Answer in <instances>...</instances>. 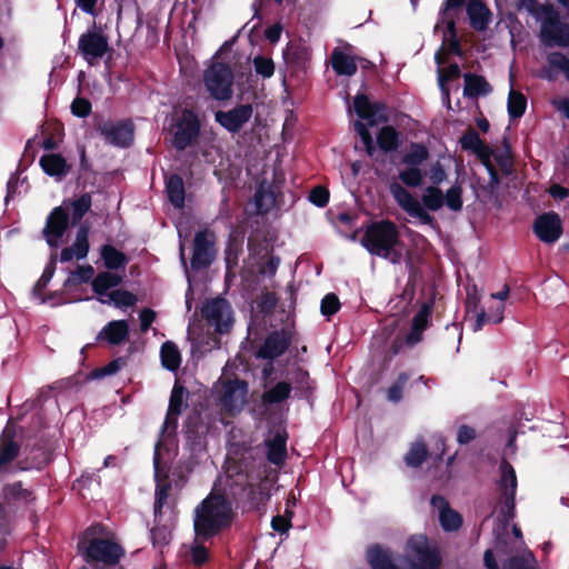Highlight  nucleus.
Masks as SVG:
<instances>
[{
  "mask_svg": "<svg viewBox=\"0 0 569 569\" xmlns=\"http://www.w3.org/2000/svg\"><path fill=\"white\" fill-rule=\"evenodd\" d=\"M290 337L287 332L273 331L266 338L257 352V357L266 360H273L282 356L290 345Z\"/></svg>",
  "mask_w": 569,
  "mask_h": 569,
  "instance_id": "nucleus-19",
  "label": "nucleus"
},
{
  "mask_svg": "<svg viewBox=\"0 0 569 569\" xmlns=\"http://www.w3.org/2000/svg\"><path fill=\"white\" fill-rule=\"evenodd\" d=\"M211 234L207 231H200L194 237L193 256L191 267L193 269L206 268L212 260V241Z\"/></svg>",
  "mask_w": 569,
  "mask_h": 569,
  "instance_id": "nucleus-22",
  "label": "nucleus"
},
{
  "mask_svg": "<svg viewBox=\"0 0 569 569\" xmlns=\"http://www.w3.org/2000/svg\"><path fill=\"white\" fill-rule=\"evenodd\" d=\"M226 487L230 495L248 510H258L266 505L270 498L267 483L257 482L248 473L238 472L236 475L228 470L226 477Z\"/></svg>",
  "mask_w": 569,
  "mask_h": 569,
  "instance_id": "nucleus-6",
  "label": "nucleus"
},
{
  "mask_svg": "<svg viewBox=\"0 0 569 569\" xmlns=\"http://www.w3.org/2000/svg\"><path fill=\"white\" fill-rule=\"evenodd\" d=\"M292 391L288 381H278L274 385L266 386L262 393V402L268 406L280 405L286 401Z\"/></svg>",
  "mask_w": 569,
  "mask_h": 569,
  "instance_id": "nucleus-29",
  "label": "nucleus"
},
{
  "mask_svg": "<svg viewBox=\"0 0 569 569\" xmlns=\"http://www.w3.org/2000/svg\"><path fill=\"white\" fill-rule=\"evenodd\" d=\"M200 131V121L197 114L188 109L177 113L171 128L172 143L176 149L184 150L197 139Z\"/></svg>",
  "mask_w": 569,
  "mask_h": 569,
  "instance_id": "nucleus-8",
  "label": "nucleus"
},
{
  "mask_svg": "<svg viewBox=\"0 0 569 569\" xmlns=\"http://www.w3.org/2000/svg\"><path fill=\"white\" fill-rule=\"evenodd\" d=\"M122 281V277L116 273L104 271L100 272L92 281V289L101 302L102 296H108L110 289L116 288Z\"/></svg>",
  "mask_w": 569,
  "mask_h": 569,
  "instance_id": "nucleus-33",
  "label": "nucleus"
},
{
  "mask_svg": "<svg viewBox=\"0 0 569 569\" xmlns=\"http://www.w3.org/2000/svg\"><path fill=\"white\" fill-rule=\"evenodd\" d=\"M82 559L96 569L116 566L123 557V548L114 535L101 525L89 527L78 543Z\"/></svg>",
  "mask_w": 569,
  "mask_h": 569,
  "instance_id": "nucleus-1",
  "label": "nucleus"
},
{
  "mask_svg": "<svg viewBox=\"0 0 569 569\" xmlns=\"http://www.w3.org/2000/svg\"><path fill=\"white\" fill-rule=\"evenodd\" d=\"M445 196V204L452 211H460L462 209V188L460 184L450 187Z\"/></svg>",
  "mask_w": 569,
  "mask_h": 569,
  "instance_id": "nucleus-53",
  "label": "nucleus"
},
{
  "mask_svg": "<svg viewBox=\"0 0 569 569\" xmlns=\"http://www.w3.org/2000/svg\"><path fill=\"white\" fill-rule=\"evenodd\" d=\"M362 246L372 254L385 258L393 264L402 261L403 254L397 249L400 243L397 226L389 220L372 223L365 232Z\"/></svg>",
  "mask_w": 569,
  "mask_h": 569,
  "instance_id": "nucleus-5",
  "label": "nucleus"
},
{
  "mask_svg": "<svg viewBox=\"0 0 569 569\" xmlns=\"http://www.w3.org/2000/svg\"><path fill=\"white\" fill-rule=\"evenodd\" d=\"M422 207L426 210L437 211L445 204V196L439 187L429 186L421 198Z\"/></svg>",
  "mask_w": 569,
  "mask_h": 569,
  "instance_id": "nucleus-41",
  "label": "nucleus"
},
{
  "mask_svg": "<svg viewBox=\"0 0 569 569\" xmlns=\"http://www.w3.org/2000/svg\"><path fill=\"white\" fill-rule=\"evenodd\" d=\"M39 162H40L42 170L51 177L61 178L67 172L66 160L60 154H56V153L43 154L40 158Z\"/></svg>",
  "mask_w": 569,
  "mask_h": 569,
  "instance_id": "nucleus-34",
  "label": "nucleus"
},
{
  "mask_svg": "<svg viewBox=\"0 0 569 569\" xmlns=\"http://www.w3.org/2000/svg\"><path fill=\"white\" fill-rule=\"evenodd\" d=\"M387 111L388 107L385 102H371L367 94L358 92V119L367 121L368 126L387 123L389 121Z\"/></svg>",
  "mask_w": 569,
  "mask_h": 569,
  "instance_id": "nucleus-16",
  "label": "nucleus"
},
{
  "mask_svg": "<svg viewBox=\"0 0 569 569\" xmlns=\"http://www.w3.org/2000/svg\"><path fill=\"white\" fill-rule=\"evenodd\" d=\"M234 512L231 502L213 491L194 509L193 527L199 538L209 539L231 526Z\"/></svg>",
  "mask_w": 569,
  "mask_h": 569,
  "instance_id": "nucleus-2",
  "label": "nucleus"
},
{
  "mask_svg": "<svg viewBox=\"0 0 569 569\" xmlns=\"http://www.w3.org/2000/svg\"><path fill=\"white\" fill-rule=\"evenodd\" d=\"M516 492L511 491L508 493L500 495L502 500V507L500 509V513L506 520H511L515 517L516 509Z\"/></svg>",
  "mask_w": 569,
  "mask_h": 569,
  "instance_id": "nucleus-59",
  "label": "nucleus"
},
{
  "mask_svg": "<svg viewBox=\"0 0 569 569\" xmlns=\"http://www.w3.org/2000/svg\"><path fill=\"white\" fill-rule=\"evenodd\" d=\"M100 131L107 142L117 147H127L133 140V126L128 121L107 122Z\"/></svg>",
  "mask_w": 569,
  "mask_h": 569,
  "instance_id": "nucleus-18",
  "label": "nucleus"
},
{
  "mask_svg": "<svg viewBox=\"0 0 569 569\" xmlns=\"http://www.w3.org/2000/svg\"><path fill=\"white\" fill-rule=\"evenodd\" d=\"M439 521L445 531H456L462 526V517L452 508L439 513Z\"/></svg>",
  "mask_w": 569,
  "mask_h": 569,
  "instance_id": "nucleus-50",
  "label": "nucleus"
},
{
  "mask_svg": "<svg viewBox=\"0 0 569 569\" xmlns=\"http://www.w3.org/2000/svg\"><path fill=\"white\" fill-rule=\"evenodd\" d=\"M253 67L257 74L262 78H270L274 72V64L272 59L257 56L253 58Z\"/></svg>",
  "mask_w": 569,
  "mask_h": 569,
  "instance_id": "nucleus-57",
  "label": "nucleus"
},
{
  "mask_svg": "<svg viewBox=\"0 0 569 569\" xmlns=\"http://www.w3.org/2000/svg\"><path fill=\"white\" fill-rule=\"evenodd\" d=\"M202 315L209 325L220 333L228 332L233 323L232 310L227 300L216 298L207 301L202 307Z\"/></svg>",
  "mask_w": 569,
  "mask_h": 569,
  "instance_id": "nucleus-10",
  "label": "nucleus"
},
{
  "mask_svg": "<svg viewBox=\"0 0 569 569\" xmlns=\"http://www.w3.org/2000/svg\"><path fill=\"white\" fill-rule=\"evenodd\" d=\"M89 251L88 228L82 226L78 230L76 240L71 247L64 248L60 253V260L68 262L73 259L80 260L87 257Z\"/></svg>",
  "mask_w": 569,
  "mask_h": 569,
  "instance_id": "nucleus-26",
  "label": "nucleus"
},
{
  "mask_svg": "<svg viewBox=\"0 0 569 569\" xmlns=\"http://www.w3.org/2000/svg\"><path fill=\"white\" fill-rule=\"evenodd\" d=\"M203 83L213 99L229 100L233 93V72L226 63L212 62L204 70Z\"/></svg>",
  "mask_w": 569,
  "mask_h": 569,
  "instance_id": "nucleus-7",
  "label": "nucleus"
},
{
  "mask_svg": "<svg viewBox=\"0 0 569 569\" xmlns=\"http://www.w3.org/2000/svg\"><path fill=\"white\" fill-rule=\"evenodd\" d=\"M137 302V298L129 291L126 290H111L108 296H102L101 303L113 305L117 308L132 307Z\"/></svg>",
  "mask_w": 569,
  "mask_h": 569,
  "instance_id": "nucleus-38",
  "label": "nucleus"
},
{
  "mask_svg": "<svg viewBox=\"0 0 569 569\" xmlns=\"http://www.w3.org/2000/svg\"><path fill=\"white\" fill-rule=\"evenodd\" d=\"M186 389L180 385H174L164 420V429H174L177 427L178 416L181 413L184 403Z\"/></svg>",
  "mask_w": 569,
  "mask_h": 569,
  "instance_id": "nucleus-27",
  "label": "nucleus"
},
{
  "mask_svg": "<svg viewBox=\"0 0 569 569\" xmlns=\"http://www.w3.org/2000/svg\"><path fill=\"white\" fill-rule=\"evenodd\" d=\"M428 457V449L423 442H415L405 456L407 466L412 468L420 467Z\"/></svg>",
  "mask_w": 569,
  "mask_h": 569,
  "instance_id": "nucleus-46",
  "label": "nucleus"
},
{
  "mask_svg": "<svg viewBox=\"0 0 569 569\" xmlns=\"http://www.w3.org/2000/svg\"><path fill=\"white\" fill-rule=\"evenodd\" d=\"M129 337V325L126 320H113L108 322L98 335L99 340L118 346Z\"/></svg>",
  "mask_w": 569,
  "mask_h": 569,
  "instance_id": "nucleus-25",
  "label": "nucleus"
},
{
  "mask_svg": "<svg viewBox=\"0 0 569 569\" xmlns=\"http://www.w3.org/2000/svg\"><path fill=\"white\" fill-rule=\"evenodd\" d=\"M408 380L409 375L407 372L399 373L397 380L387 390V399L393 403L400 402Z\"/></svg>",
  "mask_w": 569,
  "mask_h": 569,
  "instance_id": "nucleus-51",
  "label": "nucleus"
},
{
  "mask_svg": "<svg viewBox=\"0 0 569 569\" xmlns=\"http://www.w3.org/2000/svg\"><path fill=\"white\" fill-rule=\"evenodd\" d=\"M2 496L3 501L8 506L16 508H27L36 500L33 491L24 487L21 481L6 485L2 490Z\"/></svg>",
  "mask_w": 569,
  "mask_h": 569,
  "instance_id": "nucleus-20",
  "label": "nucleus"
},
{
  "mask_svg": "<svg viewBox=\"0 0 569 569\" xmlns=\"http://www.w3.org/2000/svg\"><path fill=\"white\" fill-rule=\"evenodd\" d=\"M162 366L170 370L177 371L181 365V353L177 345L172 341H166L160 349Z\"/></svg>",
  "mask_w": 569,
  "mask_h": 569,
  "instance_id": "nucleus-36",
  "label": "nucleus"
},
{
  "mask_svg": "<svg viewBox=\"0 0 569 569\" xmlns=\"http://www.w3.org/2000/svg\"><path fill=\"white\" fill-rule=\"evenodd\" d=\"M503 310L505 305L498 303L495 311L492 313H487L483 309H480L478 312L475 313L476 321L473 323V331H479L483 328L486 323L492 322V323H499L503 320Z\"/></svg>",
  "mask_w": 569,
  "mask_h": 569,
  "instance_id": "nucleus-43",
  "label": "nucleus"
},
{
  "mask_svg": "<svg viewBox=\"0 0 569 569\" xmlns=\"http://www.w3.org/2000/svg\"><path fill=\"white\" fill-rule=\"evenodd\" d=\"M547 62L551 68L561 71L569 81V59L566 54L560 51H552L547 54Z\"/></svg>",
  "mask_w": 569,
  "mask_h": 569,
  "instance_id": "nucleus-55",
  "label": "nucleus"
},
{
  "mask_svg": "<svg viewBox=\"0 0 569 569\" xmlns=\"http://www.w3.org/2000/svg\"><path fill=\"white\" fill-rule=\"evenodd\" d=\"M562 221L558 213L550 211L540 214L533 223L535 234L545 243L556 242L562 234Z\"/></svg>",
  "mask_w": 569,
  "mask_h": 569,
  "instance_id": "nucleus-15",
  "label": "nucleus"
},
{
  "mask_svg": "<svg viewBox=\"0 0 569 569\" xmlns=\"http://www.w3.org/2000/svg\"><path fill=\"white\" fill-rule=\"evenodd\" d=\"M378 148L385 153L397 151L401 146L400 132L392 126H383L377 133Z\"/></svg>",
  "mask_w": 569,
  "mask_h": 569,
  "instance_id": "nucleus-30",
  "label": "nucleus"
},
{
  "mask_svg": "<svg viewBox=\"0 0 569 569\" xmlns=\"http://www.w3.org/2000/svg\"><path fill=\"white\" fill-rule=\"evenodd\" d=\"M274 201L276 199L273 193L264 186H260L257 189L254 193V204L257 207L258 212H268L273 207Z\"/></svg>",
  "mask_w": 569,
  "mask_h": 569,
  "instance_id": "nucleus-49",
  "label": "nucleus"
},
{
  "mask_svg": "<svg viewBox=\"0 0 569 569\" xmlns=\"http://www.w3.org/2000/svg\"><path fill=\"white\" fill-rule=\"evenodd\" d=\"M429 158L428 148L422 143L412 142L410 150L402 157V163L410 167H418Z\"/></svg>",
  "mask_w": 569,
  "mask_h": 569,
  "instance_id": "nucleus-44",
  "label": "nucleus"
},
{
  "mask_svg": "<svg viewBox=\"0 0 569 569\" xmlns=\"http://www.w3.org/2000/svg\"><path fill=\"white\" fill-rule=\"evenodd\" d=\"M340 308L339 299L333 293H328L321 301L320 310L321 313L329 318L335 315Z\"/></svg>",
  "mask_w": 569,
  "mask_h": 569,
  "instance_id": "nucleus-60",
  "label": "nucleus"
},
{
  "mask_svg": "<svg viewBox=\"0 0 569 569\" xmlns=\"http://www.w3.org/2000/svg\"><path fill=\"white\" fill-rule=\"evenodd\" d=\"M399 179L410 188L420 187L423 181L422 171L418 167H410L400 171Z\"/></svg>",
  "mask_w": 569,
  "mask_h": 569,
  "instance_id": "nucleus-52",
  "label": "nucleus"
},
{
  "mask_svg": "<svg viewBox=\"0 0 569 569\" xmlns=\"http://www.w3.org/2000/svg\"><path fill=\"white\" fill-rule=\"evenodd\" d=\"M287 438L286 430L278 428L266 439L267 458L271 463L280 466L284 462L287 457Z\"/></svg>",
  "mask_w": 569,
  "mask_h": 569,
  "instance_id": "nucleus-23",
  "label": "nucleus"
},
{
  "mask_svg": "<svg viewBox=\"0 0 569 569\" xmlns=\"http://www.w3.org/2000/svg\"><path fill=\"white\" fill-rule=\"evenodd\" d=\"M433 300L422 303L420 310L415 315L409 333L406 337L408 346H415L422 340L423 331L429 327L432 313Z\"/></svg>",
  "mask_w": 569,
  "mask_h": 569,
  "instance_id": "nucleus-21",
  "label": "nucleus"
},
{
  "mask_svg": "<svg viewBox=\"0 0 569 569\" xmlns=\"http://www.w3.org/2000/svg\"><path fill=\"white\" fill-rule=\"evenodd\" d=\"M332 222L336 229L345 237L355 240L356 230L353 229V218L348 212H339L333 217Z\"/></svg>",
  "mask_w": 569,
  "mask_h": 569,
  "instance_id": "nucleus-47",
  "label": "nucleus"
},
{
  "mask_svg": "<svg viewBox=\"0 0 569 569\" xmlns=\"http://www.w3.org/2000/svg\"><path fill=\"white\" fill-rule=\"evenodd\" d=\"M309 200L315 206L322 208L328 203L329 191L326 188L318 186L311 190L309 194Z\"/></svg>",
  "mask_w": 569,
  "mask_h": 569,
  "instance_id": "nucleus-61",
  "label": "nucleus"
},
{
  "mask_svg": "<svg viewBox=\"0 0 569 569\" xmlns=\"http://www.w3.org/2000/svg\"><path fill=\"white\" fill-rule=\"evenodd\" d=\"M537 20L541 21L539 40L545 48H569V23L561 20L560 12L550 3L538 0H519Z\"/></svg>",
  "mask_w": 569,
  "mask_h": 569,
  "instance_id": "nucleus-3",
  "label": "nucleus"
},
{
  "mask_svg": "<svg viewBox=\"0 0 569 569\" xmlns=\"http://www.w3.org/2000/svg\"><path fill=\"white\" fill-rule=\"evenodd\" d=\"M62 206L69 208V212L72 214V223H78L83 216L89 211L91 207V197L88 193L82 194L77 200L71 202H63Z\"/></svg>",
  "mask_w": 569,
  "mask_h": 569,
  "instance_id": "nucleus-45",
  "label": "nucleus"
},
{
  "mask_svg": "<svg viewBox=\"0 0 569 569\" xmlns=\"http://www.w3.org/2000/svg\"><path fill=\"white\" fill-rule=\"evenodd\" d=\"M220 392V405L227 411H240L247 403L248 383L239 379L221 381Z\"/></svg>",
  "mask_w": 569,
  "mask_h": 569,
  "instance_id": "nucleus-14",
  "label": "nucleus"
},
{
  "mask_svg": "<svg viewBox=\"0 0 569 569\" xmlns=\"http://www.w3.org/2000/svg\"><path fill=\"white\" fill-rule=\"evenodd\" d=\"M459 143L462 150L471 151L473 153L486 144V142L480 138L479 133L473 128H469L462 133L459 139Z\"/></svg>",
  "mask_w": 569,
  "mask_h": 569,
  "instance_id": "nucleus-48",
  "label": "nucleus"
},
{
  "mask_svg": "<svg viewBox=\"0 0 569 569\" xmlns=\"http://www.w3.org/2000/svg\"><path fill=\"white\" fill-rule=\"evenodd\" d=\"M508 114L510 119L521 118L527 109V98L523 93L516 90H510L508 96Z\"/></svg>",
  "mask_w": 569,
  "mask_h": 569,
  "instance_id": "nucleus-40",
  "label": "nucleus"
},
{
  "mask_svg": "<svg viewBox=\"0 0 569 569\" xmlns=\"http://www.w3.org/2000/svg\"><path fill=\"white\" fill-rule=\"evenodd\" d=\"M107 37L98 30H89L80 36L78 50L89 64L97 63L108 51Z\"/></svg>",
  "mask_w": 569,
  "mask_h": 569,
  "instance_id": "nucleus-12",
  "label": "nucleus"
},
{
  "mask_svg": "<svg viewBox=\"0 0 569 569\" xmlns=\"http://www.w3.org/2000/svg\"><path fill=\"white\" fill-rule=\"evenodd\" d=\"M469 23L476 31H485L491 22L492 12L483 0H470L467 3Z\"/></svg>",
  "mask_w": 569,
  "mask_h": 569,
  "instance_id": "nucleus-24",
  "label": "nucleus"
},
{
  "mask_svg": "<svg viewBox=\"0 0 569 569\" xmlns=\"http://www.w3.org/2000/svg\"><path fill=\"white\" fill-rule=\"evenodd\" d=\"M499 472L498 489L500 495L517 491L518 480L516 470L506 458H502L500 461Z\"/></svg>",
  "mask_w": 569,
  "mask_h": 569,
  "instance_id": "nucleus-32",
  "label": "nucleus"
},
{
  "mask_svg": "<svg viewBox=\"0 0 569 569\" xmlns=\"http://www.w3.org/2000/svg\"><path fill=\"white\" fill-rule=\"evenodd\" d=\"M477 437L476 429L468 426V425H461L458 427L457 430V441L459 445H468L472 440H475Z\"/></svg>",
  "mask_w": 569,
  "mask_h": 569,
  "instance_id": "nucleus-63",
  "label": "nucleus"
},
{
  "mask_svg": "<svg viewBox=\"0 0 569 569\" xmlns=\"http://www.w3.org/2000/svg\"><path fill=\"white\" fill-rule=\"evenodd\" d=\"M71 111L77 117H87L91 111V103L84 98H77L71 104Z\"/></svg>",
  "mask_w": 569,
  "mask_h": 569,
  "instance_id": "nucleus-64",
  "label": "nucleus"
},
{
  "mask_svg": "<svg viewBox=\"0 0 569 569\" xmlns=\"http://www.w3.org/2000/svg\"><path fill=\"white\" fill-rule=\"evenodd\" d=\"M503 569H536V567L522 556H511L503 562Z\"/></svg>",
  "mask_w": 569,
  "mask_h": 569,
  "instance_id": "nucleus-62",
  "label": "nucleus"
},
{
  "mask_svg": "<svg viewBox=\"0 0 569 569\" xmlns=\"http://www.w3.org/2000/svg\"><path fill=\"white\" fill-rule=\"evenodd\" d=\"M171 458V453L168 450H163L162 445L158 443L154 449L153 465H154V479L157 481L156 495H154V516L160 518L162 509L167 503L170 483L167 482V465Z\"/></svg>",
  "mask_w": 569,
  "mask_h": 569,
  "instance_id": "nucleus-9",
  "label": "nucleus"
},
{
  "mask_svg": "<svg viewBox=\"0 0 569 569\" xmlns=\"http://www.w3.org/2000/svg\"><path fill=\"white\" fill-rule=\"evenodd\" d=\"M151 540L156 547H164L171 540V529L169 526H156L151 529Z\"/></svg>",
  "mask_w": 569,
  "mask_h": 569,
  "instance_id": "nucleus-58",
  "label": "nucleus"
},
{
  "mask_svg": "<svg viewBox=\"0 0 569 569\" xmlns=\"http://www.w3.org/2000/svg\"><path fill=\"white\" fill-rule=\"evenodd\" d=\"M19 449L18 442L12 439L10 431L6 429L0 439V473L6 471L8 465L17 458Z\"/></svg>",
  "mask_w": 569,
  "mask_h": 569,
  "instance_id": "nucleus-31",
  "label": "nucleus"
},
{
  "mask_svg": "<svg viewBox=\"0 0 569 569\" xmlns=\"http://www.w3.org/2000/svg\"><path fill=\"white\" fill-rule=\"evenodd\" d=\"M461 76V70L458 63H450L446 69L439 70L438 82L442 96L450 102V93L447 83L451 80L458 79Z\"/></svg>",
  "mask_w": 569,
  "mask_h": 569,
  "instance_id": "nucleus-42",
  "label": "nucleus"
},
{
  "mask_svg": "<svg viewBox=\"0 0 569 569\" xmlns=\"http://www.w3.org/2000/svg\"><path fill=\"white\" fill-rule=\"evenodd\" d=\"M94 276V269L90 266H80L77 268L74 272L70 274V277L67 279L64 286L69 287L71 284L81 283V282H88L90 281Z\"/></svg>",
  "mask_w": 569,
  "mask_h": 569,
  "instance_id": "nucleus-56",
  "label": "nucleus"
},
{
  "mask_svg": "<svg viewBox=\"0 0 569 569\" xmlns=\"http://www.w3.org/2000/svg\"><path fill=\"white\" fill-rule=\"evenodd\" d=\"M391 193L399 207L410 217L418 219L422 224H437L435 218L405 187L393 183L391 186Z\"/></svg>",
  "mask_w": 569,
  "mask_h": 569,
  "instance_id": "nucleus-13",
  "label": "nucleus"
},
{
  "mask_svg": "<svg viewBox=\"0 0 569 569\" xmlns=\"http://www.w3.org/2000/svg\"><path fill=\"white\" fill-rule=\"evenodd\" d=\"M207 539L199 538L196 536L194 541L190 548V557L191 561L196 566H201L209 559V551L208 548L203 545V541Z\"/></svg>",
  "mask_w": 569,
  "mask_h": 569,
  "instance_id": "nucleus-54",
  "label": "nucleus"
},
{
  "mask_svg": "<svg viewBox=\"0 0 569 569\" xmlns=\"http://www.w3.org/2000/svg\"><path fill=\"white\" fill-rule=\"evenodd\" d=\"M166 190L169 201L177 208L181 209L184 204V187L183 181L178 174H172L167 179Z\"/></svg>",
  "mask_w": 569,
  "mask_h": 569,
  "instance_id": "nucleus-37",
  "label": "nucleus"
},
{
  "mask_svg": "<svg viewBox=\"0 0 569 569\" xmlns=\"http://www.w3.org/2000/svg\"><path fill=\"white\" fill-rule=\"evenodd\" d=\"M68 228L69 208L67 206L56 207L48 216L42 230L47 243L53 248L59 247Z\"/></svg>",
  "mask_w": 569,
  "mask_h": 569,
  "instance_id": "nucleus-11",
  "label": "nucleus"
},
{
  "mask_svg": "<svg viewBox=\"0 0 569 569\" xmlns=\"http://www.w3.org/2000/svg\"><path fill=\"white\" fill-rule=\"evenodd\" d=\"M463 96L476 99L479 96H487L492 91L491 84L483 76L475 73H465Z\"/></svg>",
  "mask_w": 569,
  "mask_h": 569,
  "instance_id": "nucleus-28",
  "label": "nucleus"
},
{
  "mask_svg": "<svg viewBox=\"0 0 569 569\" xmlns=\"http://www.w3.org/2000/svg\"><path fill=\"white\" fill-rule=\"evenodd\" d=\"M101 258L106 268L111 270L123 268L127 263L126 256L110 244H104L101 248Z\"/></svg>",
  "mask_w": 569,
  "mask_h": 569,
  "instance_id": "nucleus-39",
  "label": "nucleus"
},
{
  "mask_svg": "<svg viewBox=\"0 0 569 569\" xmlns=\"http://www.w3.org/2000/svg\"><path fill=\"white\" fill-rule=\"evenodd\" d=\"M409 547L418 557V562H410V569H440L442 559L436 548L429 547L425 537L410 539ZM366 556L372 569H401L380 545L369 547Z\"/></svg>",
  "mask_w": 569,
  "mask_h": 569,
  "instance_id": "nucleus-4",
  "label": "nucleus"
},
{
  "mask_svg": "<svg viewBox=\"0 0 569 569\" xmlns=\"http://www.w3.org/2000/svg\"><path fill=\"white\" fill-rule=\"evenodd\" d=\"M331 64L333 70L341 76H351L356 71L355 59L345 53L340 48H336L331 54Z\"/></svg>",
  "mask_w": 569,
  "mask_h": 569,
  "instance_id": "nucleus-35",
  "label": "nucleus"
},
{
  "mask_svg": "<svg viewBox=\"0 0 569 569\" xmlns=\"http://www.w3.org/2000/svg\"><path fill=\"white\" fill-rule=\"evenodd\" d=\"M253 113L250 104H239L228 111H217L216 121L231 133L240 131V129L249 122Z\"/></svg>",
  "mask_w": 569,
  "mask_h": 569,
  "instance_id": "nucleus-17",
  "label": "nucleus"
}]
</instances>
